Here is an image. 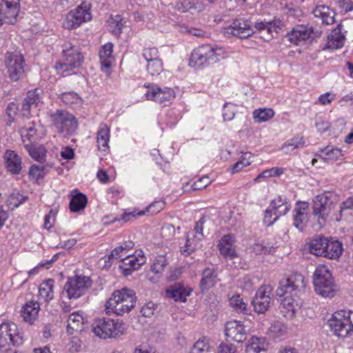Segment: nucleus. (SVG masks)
<instances>
[{
  "label": "nucleus",
  "mask_w": 353,
  "mask_h": 353,
  "mask_svg": "<svg viewBox=\"0 0 353 353\" xmlns=\"http://www.w3.org/2000/svg\"><path fill=\"white\" fill-rule=\"evenodd\" d=\"M137 297L133 290L123 288L114 292L105 305L106 314L122 316L134 307Z\"/></svg>",
  "instance_id": "obj_3"
},
{
  "label": "nucleus",
  "mask_w": 353,
  "mask_h": 353,
  "mask_svg": "<svg viewBox=\"0 0 353 353\" xmlns=\"http://www.w3.org/2000/svg\"><path fill=\"white\" fill-rule=\"evenodd\" d=\"M266 340L263 337L252 336L246 346L247 353H260L267 347Z\"/></svg>",
  "instance_id": "obj_38"
},
{
  "label": "nucleus",
  "mask_w": 353,
  "mask_h": 353,
  "mask_svg": "<svg viewBox=\"0 0 353 353\" xmlns=\"http://www.w3.org/2000/svg\"><path fill=\"white\" fill-rule=\"evenodd\" d=\"M190 353H215L214 343L208 337L203 336L195 342Z\"/></svg>",
  "instance_id": "obj_33"
},
{
  "label": "nucleus",
  "mask_w": 353,
  "mask_h": 353,
  "mask_svg": "<svg viewBox=\"0 0 353 353\" xmlns=\"http://www.w3.org/2000/svg\"><path fill=\"white\" fill-rule=\"evenodd\" d=\"M343 244L337 240L327 239L324 257L330 259H337L343 253Z\"/></svg>",
  "instance_id": "obj_34"
},
{
  "label": "nucleus",
  "mask_w": 353,
  "mask_h": 353,
  "mask_svg": "<svg viewBox=\"0 0 353 353\" xmlns=\"http://www.w3.org/2000/svg\"><path fill=\"white\" fill-rule=\"evenodd\" d=\"M305 288V278L303 274L294 272L279 282L276 295L283 297L281 305L288 311L294 313L299 306L298 300L300 294Z\"/></svg>",
  "instance_id": "obj_1"
},
{
  "label": "nucleus",
  "mask_w": 353,
  "mask_h": 353,
  "mask_svg": "<svg viewBox=\"0 0 353 353\" xmlns=\"http://www.w3.org/2000/svg\"><path fill=\"white\" fill-rule=\"evenodd\" d=\"M37 130L34 128V123H28V125L23 127L21 129L22 138L26 137L30 142L35 141L34 136L36 134Z\"/></svg>",
  "instance_id": "obj_57"
},
{
  "label": "nucleus",
  "mask_w": 353,
  "mask_h": 353,
  "mask_svg": "<svg viewBox=\"0 0 353 353\" xmlns=\"http://www.w3.org/2000/svg\"><path fill=\"white\" fill-rule=\"evenodd\" d=\"M6 166L8 170L13 174H18L21 170V159L14 151L7 150L4 154Z\"/></svg>",
  "instance_id": "obj_30"
},
{
  "label": "nucleus",
  "mask_w": 353,
  "mask_h": 353,
  "mask_svg": "<svg viewBox=\"0 0 353 353\" xmlns=\"http://www.w3.org/2000/svg\"><path fill=\"white\" fill-rule=\"evenodd\" d=\"M353 210V196L347 199L346 201L343 202L340 205V214L341 218L346 216L347 214H352Z\"/></svg>",
  "instance_id": "obj_59"
},
{
  "label": "nucleus",
  "mask_w": 353,
  "mask_h": 353,
  "mask_svg": "<svg viewBox=\"0 0 353 353\" xmlns=\"http://www.w3.org/2000/svg\"><path fill=\"white\" fill-rule=\"evenodd\" d=\"M44 167L33 165L30 167L29 171V175L33 179L38 181L40 179H42L45 175Z\"/></svg>",
  "instance_id": "obj_60"
},
{
  "label": "nucleus",
  "mask_w": 353,
  "mask_h": 353,
  "mask_svg": "<svg viewBox=\"0 0 353 353\" xmlns=\"http://www.w3.org/2000/svg\"><path fill=\"white\" fill-rule=\"evenodd\" d=\"M134 246V243L132 241H126L112 250L110 254L108 255V259L110 260L119 259L125 256H127L128 254V251L133 248Z\"/></svg>",
  "instance_id": "obj_39"
},
{
  "label": "nucleus",
  "mask_w": 353,
  "mask_h": 353,
  "mask_svg": "<svg viewBox=\"0 0 353 353\" xmlns=\"http://www.w3.org/2000/svg\"><path fill=\"white\" fill-rule=\"evenodd\" d=\"M230 305L236 312L246 314L249 312L248 304L239 294H234L230 299Z\"/></svg>",
  "instance_id": "obj_46"
},
{
  "label": "nucleus",
  "mask_w": 353,
  "mask_h": 353,
  "mask_svg": "<svg viewBox=\"0 0 353 353\" xmlns=\"http://www.w3.org/2000/svg\"><path fill=\"white\" fill-rule=\"evenodd\" d=\"M18 110L19 108L17 103L12 102L8 105L6 110V114L8 117L6 123L8 125H11L14 122V117L17 114Z\"/></svg>",
  "instance_id": "obj_54"
},
{
  "label": "nucleus",
  "mask_w": 353,
  "mask_h": 353,
  "mask_svg": "<svg viewBox=\"0 0 353 353\" xmlns=\"http://www.w3.org/2000/svg\"><path fill=\"white\" fill-rule=\"evenodd\" d=\"M211 183L210 178L207 176H203L192 185L193 190H199L205 188Z\"/></svg>",
  "instance_id": "obj_62"
},
{
  "label": "nucleus",
  "mask_w": 353,
  "mask_h": 353,
  "mask_svg": "<svg viewBox=\"0 0 353 353\" xmlns=\"http://www.w3.org/2000/svg\"><path fill=\"white\" fill-rule=\"evenodd\" d=\"M85 318L82 313L79 312H74L68 316L66 332L68 334L72 335L80 333L83 331L85 323Z\"/></svg>",
  "instance_id": "obj_27"
},
{
  "label": "nucleus",
  "mask_w": 353,
  "mask_h": 353,
  "mask_svg": "<svg viewBox=\"0 0 353 353\" xmlns=\"http://www.w3.org/2000/svg\"><path fill=\"white\" fill-rule=\"evenodd\" d=\"M88 203L86 196L82 193H78L72 196L70 201V210L73 212L83 210Z\"/></svg>",
  "instance_id": "obj_43"
},
{
  "label": "nucleus",
  "mask_w": 353,
  "mask_h": 353,
  "mask_svg": "<svg viewBox=\"0 0 353 353\" xmlns=\"http://www.w3.org/2000/svg\"><path fill=\"white\" fill-rule=\"evenodd\" d=\"M23 341V334L19 331L17 324L6 322L0 325V347L10 344L19 345Z\"/></svg>",
  "instance_id": "obj_13"
},
{
  "label": "nucleus",
  "mask_w": 353,
  "mask_h": 353,
  "mask_svg": "<svg viewBox=\"0 0 353 353\" xmlns=\"http://www.w3.org/2000/svg\"><path fill=\"white\" fill-rule=\"evenodd\" d=\"M277 246L270 245L269 243H256L252 246V251L256 254H273Z\"/></svg>",
  "instance_id": "obj_49"
},
{
  "label": "nucleus",
  "mask_w": 353,
  "mask_h": 353,
  "mask_svg": "<svg viewBox=\"0 0 353 353\" xmlns=\"http://www.w3.org/2000/svg\"><path fill=\"white\" fill-rule=\"evenodd\" d=\"M319 152H321V157L325 161H334L343 156L341 149L332 146H327L325 148L320 149Z\"/></svg>",
  "instance_id": "obj_44"
},
{
  "label": "nucleus",
  "mask_w": 353,
  "mask_h": 353,
  "mask_svg": "<svg viewBox=\"0 0 353 353\" xmlns=\"http://www.w3.org/2000/svg\"><path fill=\"white\" fill-rule=\"evenodd\" d=\"M272 290L270 285H263L258 289L252 302L256 313L263 314L268 310Z\"/></svg>",
  "instance_id": "obj_16"
},
{
  "label": "nucleus",
  "mask_w": 353,
  "mask_h": 353,
  "mask_svg": "<svg viewBox=\"0 0 353 353\" xmlns=\"http://www.w3.org/2000/svg\"><path fill=\"white\" fill-rule=\"evenodd\" d=\"M120 259L121 263L119 268L125 276L130 275L133 271L138 270L146 261L143 251L141 250H137L134 254H128Z\"/></svg>",
  "instance_id": "obj_15"
},
{
  "label": "nucleus",
  "mask_w": 353,
  "mask_h": 353,
  "mask_svg": "<svg viewBox=\"0 0 353 353\" xmlns=\"http://www.w3.org/2000/svg\"><path fill=\"white\" fill-rule=\"evenodd\" d=\"M110 137V128L105 123H101L97 134V142L101 150H106Z\"/></svg>",
  "instance_id": "obj_32"
},
{
  "label": "nucleus",
  "mask_w": 353,
  "mask_h": 353,
  "mask_svg": "<svg viewBox=\"0 0 353 353\" xmlns=\"http://www.w3.org/2000/svg\"><path fill=\"white\" fill-rule=\"evenodd\" d=\"M346 31H343V26L339 23L327 36V41L324 50L331 51L341 48L345 43Z\"/></svg>",
  "instance_id": "obj_22"
},
{
  "label": "nucleus",
  "mask_w": 353,
  "mask_h": 353,
  "mask_svg": "<svg viewBox=\"0 0 353 353\" xmlns=\"http://www.w3.org/2000/svg\"><path fill=\"white\" fill-rule=\"evenodd\" d=\"M284 26V22L279 18L274 17L271 21L257 20L255 21L254 28L259 32H266L268 37H274L273 33L278 34Z\"/></svg>",
  "instance_id": "obj_21"
},
{
  "label": "nucleus",
  "mask_w": 353,
  "mask_h": 353,
  "mask_svg": "<svg viewBox=\"0 0 353 353\" xmlns=\"http://www.w3.org/2000/svg\"><path fill=\"white\" fill-rule=\"evenodd\" d=\"M6 7L3 10L8 22L14 23L19 12V0H3Z\"/></svg>",
  "instance_id": "obj_36"
},
{
  "label": "nucleus",
  "mask_w": 353,
  "mask_h": 353,
  "mask_svg": "<svg viewBox=\"0 0 353 353\" xmlns=\"http://www.w3.org/2000/svg\"><path fill=\"white\" fill-rule=\"evenodd\" d=\"M24 147L28 151L29 155L36 161H41L45 156V148L41 145H38L35 141L25 143Z\"/></svg>",
  "instance_id": "obj_41"
},
{
  "label": "nucleus",
  "mask_w": 353,
  "mask_h": 353,
  "mask_svg": "<svg viewBox=\"0 0 353 353\" xmlns=\"http://www.w3.org/2000/svg\"><path fill=\"white\" fill-rule=\"evenodd\" d=\"M40 310V304L37 301H28L21 310L23 320L32 325L36 320Z\"/></svg>",
  "instance_id": "obj_28"
},
{
  "label": "nucleus",
  "mask_w": 353,
  "mask_h": 353,
  "mask_svg": "<svg viewBox=\"0 0 353 353\" xmlns=\"http://www.w3.org/2000/svg\"><path fill=\"white\" fill-rule=\"evenodd\" d=\"M112 52L113 44L110 42L102 46L99 52L101 70L108 74L110 73V67L114 59Z\"/></svg>",
  "instance_id": "obj_26"
},
{
  "label": "nucleus",
  "mask_w": 353,
  "mask_h": 353,
  "mask_svg": "<svg viewBox=\"0 0 353 353\" xmlns=\"http://www.w3.org/2000/svg\"><path fill=\"white\" fill-rule=\"evenodd\" d=\"M335 199L330 192H325L316 196L313 205V214L317 218L321 226L325 223L327 216L334 208Z\"/></svg>",
  "instance_id": "obj_11"
},
{
  "label": "nucleus",
  "mask_w": 353,
  "mask_h": 353,
  "mask_svg": "<svg viewBox=\"0 0 353 353\" xmlns=\"http://www.w3.org/2000/svg\"><path fill=\"white\" fill-rule=\"evenodd\" d=\"M90 6V3L83 1L75 10H71L63 21V27L68 30L74 29L91 20Z\"/></svg>",
  "instance_id": "obj_12"
},
{
  "label": "nucleus",
  "mask_w": 353,
  "mask_h": 353,
  "mask_svg": "<svg viewBox=\"0 0 353 353\" xmlns=\"http://www.w3.org/2000/svg\"><path fill=\"white\" fill-rule=\"evenodd\" d=\"M54 280L48 279L43 281L39 286V298L43 299L46 302H49L53 299L54 292Z\"/></svg>",
  "instance_id": "obj_40"
},
{
  "label": "nucleus",
  "mask_w": 353,
  "mask_h": 353,
  "mask_svg": "<svg viewBox=\"0 0 353 353\" xmlns=\"http://www.w3.org/2000/svg\"><path fill=\"white\" fill-rule=\"evenodd\" d=\"M223 53L221 48H214L210 45H202L195 48L190 56L189 65L195 69H201L219 60Z\"/></svg>",
  "instance_id": "obj_4"
},
{
  "label": "nucleus",
  "mask_w": 353,
  "mask_h": 353,
  "mask_svg": "<svg viewBox=\"0 0 353 353\" xmlns=\"http://www.w3.org/2000/svg\"><path fill=\"white\" fill-rule=\"evenodd\" d=\"M4 64L6 74L12 81H18L25 73V60L20 52H8L5 55Z\"/></svg>",
  "instance_id": "obj_8"
},
{
  "label": "nucleus",
  "mask_w": 353,
  "mask_h": 353,
  "mask_svg": "<svg viewBox=\"0 0 353 353\" xmlns=\"http://www.w3.org/2000/svg\"><path fill=\"white\" fill-rule=\"evenodd\" d=\"M148 88L144 96L147 100L154 101L163 106L168 105L175 98L174 91L170 88H161L154 84H145Z\"/></svg>",
  "instance_id": "obj_14"
},
{
  "label": "nucleus",
  "mask_w": 353,
  "mask_h": 353,
  "mask_svg": "<svg viewBox=\"0 0 353 353\" xmlns=\"http://www.w3.org/2000/svg\"><path fill=\"white\" fill-rule=\"evenodd\" d=\"M327 239L324 236H318L313 239L309 245L310 252L314 255L323 256Z\"/></svg>",
  "instance_id": "obj_37"
},
{
  "label": "nucleus",
  "mask_w": 353,
  "mask_h": 353,
  "mask_svg": "<svg viewBox=\"0 0 353 353\" xmlns=\"http://www.w3.org/2000/svg\"><path fill=\"white\" fill-rule=\"evenodd\" d=\"M154 303L152 302H148L141 307L140 312L143 316L150 317L154 314Z\"/></svg>",
  "instance_id": "obj_64"
},
{
  "label": "nucleus",
  "mask_w": 353,
  "mask_h": 353,
  "mask_svg": "<svg viewBox=\"0 0 353 353\" xmlns=\"http://www.w3.org/2000/svg\"><path fill=\"white\" fill-rule=\"evenodd\" d=\"M305 141L303 137L296 136L288 140L283 145L281 149L285 154L294 151L296 149L302 148L305 146Z\"/></svg>",
  "instance_id": "obj_45"
},
{
  "label": "nucleus",
  "mask_w": 353,
  "mask_h": 353,
  "mask_svg": "<svg viewBox=\"0 0 353 353\" xmlns=\"http://www.w3.org/2000/svg\"><path fill=\"white\" fill-rule=\"evenodd\" d=\"M125 325L122 321L111 319H98L93 323L94 333L101 339L116 338L125 332Z\"/></svg>",
  "instance_id": "obj_6"
},
{
  "label": "nucleus",
  "mask_w": 353,
  "mask_h": 353,
  "mask_svg": "<svg viewBox=\"0 0 353 353\" xmlns=\"http://www.w3.org/2000/svg\"><path fill=\"white\" fill-rule=\"evenodd\" d=\"M283 173V169L281 168H272L269 170H266L261 172L258 178H268V177H274V176H279Z\"/></svg>",
  "instance_id": "obj_61"
},
{
  "label": "nucleus",
  "mask_w": 353,
  "mask_h": 353,
  "mask_svg": "<svg viewBox=\"0 0 353 353\" xmlns=\"http://www.w3.org/2000/svg\"><path fill=\"white\" fill-rule=\"evenodd\" d=\"M320 34V32H314L312 27L300 26L288 32L286 34V37L290 43L295 45H300L302 42L309 39H313Z\"/></svg>",
  "instance_id": "obj_19"
},
{
  "label": "nucleus",
  "mask_w": 353,
  "mask_h": 353,
  "mask_svg": "<svg viewBox=\"0 0 353 353\" xmlns=\"http://www.w3.org/2000/svg\"><path fill=\"white\" fill-rule=\"evenodd\" d=\"M196 249V244L194 239H190V234L188 233L186 236L185 244L184 246L181 247V252L184 256H188L192 254Z\"/></svg>",
  "instance_id": "obj_56"
},
{
  "label": "nucleus",
  "mask_w": 353,
  "mask_h": 353,
  "mask_svg": "<svg viewBox=\"0 0 353 353\" xmlns=\"http://www.w3.org/2000/svg\"><path fill=\"white\" fill-rule=\"evenodd\" d=\"M165 203L162 200L154 201L150 205H149L144 210H133L130 212L125 211L120 218H113L110 220L111 222L114 223L116 221H123L125 223L129 221L132 218H136L138 216H143L144 214H156L161 212L165 208Z\"/></svg>",
  "instance_id": "obj_17"
},
{
  "label": "nucleus",
  "mask_w": 353,
  "mask_h": 353,
  "mask_svg": "<svg viewBox=\"0 0 353 353\" xmlns=\"http://www.w3.org/2000/svg\"><path fill=\"white\" fill-rule=\"evenodd\" d=\"M180 118L179 112L177 110L171 109L166 113L164 121L167 126L173 127L178 123Z\"/></svg>",
  "instance_id": "obj_52"
},
{
  "label": "nucleus",
  "mask_w": 353,
  "mask_h": 353,
  "mask_svg": "<svg viewBox=\"0 0 353 353\" xmlns=\"http://www.w3.org/2000/svg\"><path fill=\"white\" fill-rule=\"evenodd\" d=\"M191 292L192 289L181 283H176L166 290L167 296L175 301L185 302Z\"/></svg>",
  "instance_id": "obj_25"
},
{
  "label": "nucleus",
  "mask_w": 353,
  "mask_h": 353,
  "mask_svg": "<svg viewBox=\"0 0 353 353\" xmlns=\"http://www.w3.org/2000/svg\"><path fill=\"white\" fill-rule=\"evenodd\" d=\"M270 331L274 337H279L286 333L287 327L283 323L276 321L271 325Z\"/></svg>",
  "instance_id": "obj_55"
},
{
  "label": "nucleus",
  "mask_w": 353,
  "mask_h": 353,
  "mask_svg": "<svg viewBox=\"0 0 353 353\" xmlns=\"http://www.w3.org/2000/svg\"><path fill=\"white\" fill-rule=\"evenodd\" d=\"M288 202L289 201L286 197L278 196L271 201L269 207L272 208L274 212H275L279 208H281L283 205H286Z\"/></svg>",
  "instance_id": "obj_63"
},
{
  "label": "nucleus",
  "mask_w": 353,
  "mask_h": 353,
  "mask_svg": "<svg viewBox=\"0 0 353 353\" xmlns=\"http://www.w3.org/2000/svg\"><path fill=\"white\" fill-rule=\"evenodd\" d=\"M123 19L119 15L110 18L108 23L110 31L115 36H119L123 28Z\"/></svg>",
  "instance_id": "obj_50"
},
{
  "label": "nucleus",
  "mask_w": 353,
  "mask_h": 353,
  "mask_svg": "<svg viewBox=\"0 0 353 353\" xmlns=\"http://www.w3.org/2000/svg\"><path fill=\"white\" fill-rule=\"evenodd\" d=\"M50 119L59 134L70 135L77 129L76 118L67 111L58 110L50 114Z\"/></svg>",
  "instance_id": "obj_9"
},
{
  "label": "nucleus",
  "mask_w": 353,
  "mask_h": 353,
  "mask_svg": "<svg viewBox=\"0 0 353 353\" xmlns=\"http://www.w3.org/2000/svg\"><path fill=\"white\" fill-rule=\"evenodd\" d=\"M225 334L232 341L242 343L246 339L247 330L241 321H230L225 324Z\"/></svg>",
  "instance_id": "obj_20"
},
{
  "label": "nucleus",
  "mask_w": 353,
  "mask_h": 353,
  "mask_svg": "<svg viewBox=\"0 0 353 353\" xmlns=\"http://www.w3.org/2000/svg\"><path fill=\"white\" fill-rule=\"evenodd\" d=\"M40 102L41 97L37 89L29 90L22 104L21 110L23 115L24 117H28L30 110L33 108H36Z\"/></svg>",
  "instance_id": "obj_29"
},
{
  "label": "nucleus",
  "mask_w": 353,
  "mask_h": 353,
  "mask_svg": "<svg viewBox=\"0 0 353 353\" xmlns=\"http://www.w3.org/2000/svg\"><path fill=\"white\" fill-rule=\"evenodd\" d=\"M307 209V203L298 201L293 210V225L301 231L304 229L308 220Z\"/></svg>",
  "instance_id": "obj_24"
},
{
  "label": "nucleus",
  "mask_w": 353,
  "mask_h": 353,
  "mask_svg": "<svg viewBox=\"0 0 353 353\" xmlns=\"http://www.w3.org/2000/svg\"><path fill=\"white\" fill-rule=\"evenodd\" d=\"M83 61L80 48L68 41L62 46L61 56L54 69L59 74L69 76L74 73L75 69L80 68Z\"/></svg>",
  "instance_id": "obj_2"
},
{
  "label": "nucleus",
  "mask_w": 353,
  "mask_h": 353,
  "mask_svg": "<svg viewBox=\"0 0 353 353\" xmlns=\"http://www.w3.org/2000/svg\"><path fill=\"white\" fill-rule=\"evenodd\" d=\"M225 33L240 39H246L252 36L254 30L248 21L235 19L225 28Z\"/></svg>",
  "instance_id": "obj_18"
},
{
  "label": "nucleus",
  "mask_w": 353,
  "mask_h": 353,
  "mask_svg": "<svg viewBox=\"0 0 353 353\" xmlns=\"http://www.w3.org/2000/svg\"><path fill=\"white\" fill-rule=\"evenodd\" d=\"M168 263L165 256L159 255L154 258L150 267V272L154 274V277H149L150 281L159 279L163 274Z\"/></svg>",
  "instance_id": "obj_35"
},
{
  "label": "nucleus",
  "mask_w": 353,
  "mask_h": 353,
  "mask_svg": "<svg viewBox=\"0 0 353 353\" xmlns=\"http://www.w3.org/2000/svg\"><path fill=\"white\" fill-rule=\"evenodd\" d=\"M143 57L147 62L153 60L160 59L159 56V50L155 47L145 48L143 50Z\"/></svg>",
  "instance_id": "obj_58"
},
{
  "label": "nucleus",
  "mask_w": 353,
  "mask_h": 353,
  "mask_svg": "<svg viewBox=\"0 0 353 353\" xmlns=\"http://www.w3.org/2000/svg\"><path fill=\"white\" fill-rule=\"evenodd\" d=\"M215 270L213 268H207L202 272V278L200 282V287L202 290H208L215 283Z\"/></svg>",
  "instance_id": "obj_42"
},
{
  "label": "nucleus",
  "mask_w": 353,
  "mask_h": 353,
  "mask_svg": "<svg viewBox=\"0 0 353 353\" xmlns=\"http://www.w3.org/2000/svg\"><path fill=\"white\" fill-rule=\"evenodd\" d=\"M92 285L89 276L76 275L69 277L64 285L63 294H66L69 299H78L83 296Z\"/></svg>",
  "instance_id": "obj_10"
},
{
  "label": "nucleus",
  "mask_w": 353,
  "mask_h": 353,
  "mask_svg": "<svg viewBox=\"0 0 353 353\" xmlns=\"http://www.w3.org/2000/svg\"><path fill=\"white\" fill-rule=\"evenodd\" d=\"M327 323L335 335L345 337L353 331V312L345 310L337 311L332 314Z\"/></svg>",
  "instance_id": "obj_7"
},
{
  "label": "nucleus",
  "mask_w": 353,
  "mask_h": 353,
  "mask_svg": "<svg viewBox=\"0 0 353 353\" xmlns=\"http://www.w3.org/2000/svg\"><path fill=\"white\" fill-rule=\"evenodd\" d=\"M313 14L316 18L321 20V23L324 25H331L334 22V11L325 5L317 6L313 10Z\"/></svg>",
  "instance_id": "obj_31"
},
{
  "label": "nucleus",
  "mask_w": 353,
  "mask_h": 353,
  "mask_svg": "<svg viewBox=\"0 0 353 353\" xmlns=\"http://www.w3.org/2000/svg\"><path fill=\"white\" fill-rule=\"evenodd\" d=\"M236 112V105L232 103H225L223 107L222 116L224 121H231Z\"/></svg>",
  "instance_id": "obj_53"
},
{
  "label": "nucleus",
  "mask_w": 353,
  "mask_h": 353,
  "mask_svg": "<svg viewBox=\"0 0 353 353\" xmlns=\"http://www.w3.org/2000/svg\"><path fill=\"white\" fill-rule=\"evenodd\" d=\"M274 115L271 108H260L253 112V118L256 123H263L268 121Z\"/></svg>",
  "instance_id": "obj_48"
},
{
  "label": "nucleus",
  "mask_w": 353,
  "mask_h": 353,
  "mask_svg": "<svg viewBox=\"0 0 353 353\" xmlns=\"http://www.w3.org/2000/svg\"><path fill=\"white\" fill-rule=\"evenodd\" d=\"M59 98L70 106H80L82 103L81 98L74 92H63L59 94Z\"/></svg>",
  "instance_id": "obj_47"
},
{
  "label": "nucleus",
  "mask_w": 353,
  "mask_h": 353,
  "mask_svg": "<svg viewBox=\"0 0 353 353\" xmlns=\"http://www.w3.org/2000/svg\"><path fill=\"white\" fill-rule=\"evenodd\" d=\"M234 236L230 234L224 235L219 240L217 247L220 254L225 259H233L237 256L234 245Z\"/></svg>",
  "instance_id": "obj_23"
},
{
  "label": "nucleus",
  "mask_w": 353,
  "mask_h": 353,
  "mask_svg": "<svg viewBox=\"0 0 353 353\" xmlns=\"http://www.w3.org/2000/svg\"><path fill=\"white\" fill-rule=\"evenodd\" d=\"M316 293L324 298H332L337 290L331 272L325 265L316 267L313 274Z\"/></svg>",
  "instance_id": "obj_5"
},
{
  "label": "nucleus",
  "mask_w": 353,
  "mask_h": 353,
  "mask_svg": "<svg viewBox=\"0 0 353 353\" xmlns=\"http://www.w3.org/2000/svg\"><path fill=\"white\" fill-rule=\"evenodd\" d=\"M147 71L152 77L159 75L163 71V62L161 59H156L148 62Z\"/></svg>",
  "instance_id": "obj_51"
}]
</instances>
